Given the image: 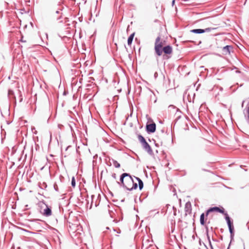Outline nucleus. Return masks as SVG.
I'll list each match as a JSON object with an SVG mask.
<instances>
[{
    "mask_svg": "<svg viewBox=\"0 0 249 249\" xmlns=\"http://www.w3.org/2000/svg\"><path fill=\"white\" fill-rule=\"evenodd\" d=\"M127 93L129 94L130 93V91H128Z\"/></svg>",
    "mask_w": 249,
    "mask_h": 249,
    "instance_id": "c756f323",
    "label": "nucleus"
},
{
    "mask_svg": "<svg viewBox=\"0 0 249 249\" xmlns=\"http://www.w3.org/2000/svg\"><path fill=\"white\" fill-rule=\"evenodd\" d=\"M182 1H188V0H181Z\"/></svg>",
    "mask_w": 249,
    "mask_h": 249,
    "instance_id": "5701e85b",
    "label": "nucleus"
},
{
    "mask_svg": "<svg viewBox=\"0 0 249 249\" xmlns=\"http://www.w3.org/2000/svg\"><path fill=\"white\" fill-rule=\"evenodd\" d=\"M55 14H58V15H60L58 17H57L56 19L57 20H60V19L62 18V13L61 12V11L58 10V9L57 8V10L55 11Z\"/></svg>",
    "mask_w": 249,
    "mask_h": 249,
    "instance_id": "9b49d317",
    "label": "nucleus"
},
{
    "mask_svg": "<svg viewBox=\"0 0 249 249\" xmlns=\"http://www.w3.org/2000/svg\"><path fill=\"white\" fill-rule=\"evenodd\" d=\"M160 37L158 36L155 40L154 44L155 54L156 57L161 56L162 53L164 54L162 56L163 60H167L171 57V54L173 53V48L170 45H167L163 46L162 41H160Z\"/></svg>",
    "mask_w": 249,
    "mask_h": 249,
    "instance_id": "f257e3e1",
    "label": "nucleus"
},
{
    "mask_svg": "<svg viewBox=\"0 0 249 249\" xmlns=\"http://www.w3.org/2000/svg\"><path fill=\"white\" fill-rule=\"evenodd\" d=\"M114 98H118V96H117V95H116V96H115L114 97Z\"/></svg>",
    "mask_w": 249,
    "mask_h": 249,
    "instance_id": "b1692460",
    "label": "nucleus"
},
{
    "mask_svg": "<svg viewBox=\"0 0 249 249\" xmlns=\"http://www.w3.org/2000/svg\"><path fill=\"white\" fill-rule=\"evenodd\" d=\"M135 36V33H132L127 38V44L128 45L131 46L133 41V40L134 39V37Z\"/></svg>",
    "mask_w": 249,
    "mask_h": 249,
    "instance_id": "9d476101",
    "label": "nucleus"
},
{
    "mask_svg": "<svg viewBox=\"0 0 249 249\" xmlns=\"http://www.w3.org/2000/svg\"><path fill=\"white\" fill-rule=\"evenodd\" d=\"M158 72H155V73H154V77L155 78H156L157 77H158Z\"/></svg>",
    "mask_w": 249,
    "mask_h": 249,
    "instance_id": "f3484780",
    "label": "nucleus"
},
{
    "mask_svg": "<svg viewBox=\"0 0 249 249\" xmlns=\"http://www.w3.org/2000/svg\"><path fill=\"white\" fill-rule=\"evenodd\" d=\"M62 2L60 1L59 2L58 4V6L59 7L58 8V10H60L61 11H62L64 9V6L62 5Z\"/></svg>",
    "mask_w": 249,
    "mask_h": 249,
    "instance_id": "4468645a",
    "label": "nucleus"
},
{
    "mask_svg": "<svg viewBox=\"0 0 249 249\" xmlns=\"http://www.w3.org/2000/svg\"><path fill=\"white\" fill-rule=\"evenodd\" d=\"M214 29V28H207L204 29H195L191 30L190 32L191 33H194V34H203L205 32H211L212 30Z\"/></svg>",
    "mask_w": 249,
    "mask_h": 249,
    "instance_id": "39448f33",
    "label": "nucleus"
},
{
    "mask_svg": "<svg viewBox=\"0 0 249 249\" xmlns=\"http://www.w3.org/2000/svg\"><path fill=\"white\" fill-rule=\"evenodd\" d=\"M39 211L41 214L46 216H49L52 214L51 209L44 202L39 203Z\"/></svg>",
    "mask_w": 249,
    "mask_h": 249,
    "instance_id": "7ed1b4c3",
    "label": "nucleus"
},
{
    "mask_svg": "<svg viewBox=\"0 0 249 249\" xmlns=\"http://www.w3.org/2000/svg\"><path fill=\"white\" fill-rule=\"evenodd\" d=\"M195 94H193V98L195 97Z\"/></svg>",
    "mask_w": 249,
    "mask_h": 249,
    "instance_id": "c85d7f7f",
    "label": "nucleus"
},
{
    "mask_svg": "<svg viewBox=\"0 0 249 249\" xmlns=\"http://www.w3.org/2000/svg\"><path fill=\"white\" fill-rule=\"evenodd\" d=\"M225 215H226V219L227 220V224H228V227H229V231H230V233H231V237H232L233 236H234V227H233V225H232V223L231 222V220H230V218L229 217V216H228V215L227 214H225Z\"/></svg>",
    "mask_w": 249,
    "mask_h": 249,
    "instance_id": "423d86ee",
    "label": "nucleus"
},
{
    "mask_svg": "<svg viewBox=\"0 0 249 249\" xmlns=\"http://www.w3.org/2000/svg\"><path fill=\"white\" fill-rule=\"evenodd\" d=\"M212 212H216L220 213H224V209L223 207H221L220 208H219V207H215L211 208L209 209L207 211L206 214V216H208V215L209 213Z\"/></svg>",
    "mask_w": 249,
    "mask_h": 249,
    "instance_id": "0eeeda50",
    "label": "nucleus"
},
{
    "mask_svg": "<svg viewBox=\"0 0 249 249\" xmlns=\"http://www.w3.org/2000/svg\"><path fill=\"white\" fill-rule=\"evenodd\" d=\"M8 94H10V93H14L13 92V91H12L11 90L9 89V90H8Z\"/></svg>",
    "mask_w": 249,
    "mask_h": 249,
    "instance_id": "6ab92c4d",
    "label": "nucleus"
},
{
    "mask_svg": "<svg viewBox=\"0 0 249 249\" xmlns=\"http://www.w3.org/2000/svg\"><path fill=\"white\" fill-rule=\"evenodd\" d=\"M186 92H187V90H185V91L184 92V93H186Z\"/></svg>",
    "mask_w": 249,
    "mask_h": 249,
    "instance_id": "a878e982",
    "label": "nucleus"
},
{
    "mask_svg": "<svg viewBox=\"0 0 249 249\" xmlns=\"http://www.w3.org/2000/svg\"><path fill=\"white\" fill-rule=\"evenodd\" d=\"M175 3V0H173L172 1V6H173Z\"/></svg>",
    "mask_w": 249,
    "mask_h": 249,
    "instance_id": "a211bd4d",
    "label": "nucleus"
},
{
    "mask_svg": "<svg viewBox=\"0 0 249 249\" xmlns=\"http://www.w3.org/2000/svg\"><path fill=\"white\" fill-rule=\"evenodd\" d=\"M114 165L116 168H119L120 166V164L117 161H115L114 163Z\"/></svg>",
    "mask_w": 249,
    "mask_h": 249,
    "instance_id": "dca6fc26",
    "label": "nucleus"
},
{
    "mask_svg": "<svg viewBox=\"0 0 249 249\" xmlns=\"http://www.w3.org/2000/svg\"><path fill=\"white\" fill-rule=\"evenodd\" d=\"M79 21H80V22H81V21H82V19H81H81H80V18H79Z\"/></svg>",
    "mask_w": 249,
    "mask_h": 249,
    "instance_id": "393cba45",
    "label": "nucleus"
},
{
    "mask_svg": "<svg viewBox=\"0 0 249 249\" xmlns=\"http://www.w3.org/2000/svg\"><path fill=\"white\" fill-rule=\"evenodd\" d=\"M146 130L149 133L154 132L156 130V124L154 123H152L150 124H147Z\"/></svg>",
    "mask_w": 249,
    "mask_h": 249,
    "instance_id": "6e6552de",
    "label": "nucleus"
},
{
    "mask_svg": "<svg viewBox=\"0 0 249 249\" xmlns=\"http://www.w3.org/2000/svg\"><path fill=\"white\" fill-rule=\"evenodd\" d=\"M136 178L138 181L140 190H142V188H143V182H142V180L141 179H140L139 178H137V177Z\"/></svg>",
    "mask_w": 249,
    "mask_h": 249,
    "instance_id": "ddd939ff",
    "label": "nucleus"
},
{
    "mask_svg": "<svg viewBox=\"0 0 249 249\" xmlns=\"http://www.w3.org/2000/svg\"><path fill=\"white\" fill-rule=\"evenodd\" d=\"M121 90H122V89H120L118 90L119 91H121Z\"/></svg>",
    "mask_w": 249,
    "mask_h": 249,
    "instance_id": "bb28decb",
    "label": "nucleus"
},
{
    "mask_svg": "<svg viewBox=\"0 0 249 249\" xmlns=\"http://www.w3.org/2000/svg\"><path fill=\"white\" fill-rule=\"evenodd\" d=\"M121 90H122V89H120L118 90L119 91H121Z\"/></svg>",
    "mask_w": 249,
    "mask_h": 249,
    "instance_id": "cd10ccee",
    "label": "nucleus"
},
{
    "mask_svg": "<svg viewBox=\"0 0 249 249\" xmlns=\"http://www.w3.org/2000/svg\"><path fill=\"white\" fill-rule=\"evenodd\" d=\"M201 43V41L200 40V41H198V42L197 43V45H199Z\"/></svg>",
    "mask_w": 249,
    "mask_h": 249,
    "instance_id": "412c9836",
    "label": "nucleus"
},
{
    "mask_svg": "<svg viewBox=\"0 0 249 249\" xmlns=\"http://www.w3.org/2000/svg\"><path fill=\"white\" fill-rule=\"evenodd\" d=\"M63 93L65 94V93H67L66 92V91L65 90H64L63 91Z\"/></svg>",
    "mask_w": 249,
    "mask_h": 249,
    "instance_id": "4be33fe9",
    "label": "nucleus"
},
{
    "mask_svg": "<svg viewBox=\"0 0 249 249\" xmlns=\"http://www.w3.org/2000/svg\"><path fill=\"white\" fill-rule=\"evenodd\" d=\"M71 185L73 187H75V178L74 177H73L72 178V179H71Z\"/></svg>",
    "mask_w": 249,
    "mask_h": 249,
    "instance_id": "2eb2a0df",
    "label": "nucleus"
},
{
    "mask_svg": "<svg viewBox=\"0 0 249 249\" xmlns=\"http://www.w3.org/2000/svg\"><path fill=\"white\" fill-rule=\"evenodd\" d=\"M120 181L123 186L128 190H132L137 188V184L134 182L131 176L127 173H123L121 175Z\"/></svg>",
    "mask_w": 249,
    "mask_h": 249,
    "instance_id": "f03ea898",
    "label": "nucleus"
},
{
    "mask_svg": "<svg viewBox=\"0 0 249 249\" xmlns=\"http://www.w3.org/2000/svg\"><path fill=\"white\" fill-rule=\"evenodd\" d=\"M20 41L23 42H25V41L23 40L22 38L20 39Z\"/></svg>",
    "mask_w": 249,
    "mask_h": 249,
    "instance_id": "aec40b11",
    "label": "nucleus"
},
{
    "mask_svg": "<svg viewBox=\"0 0 249 249\" xmlns=\"http://www.w3.org/2000/svg\"><path fill=\"white\" fill-rule=\"evenodd\" d=\"M138 139L141 142L142 147L145 150H146L149 154H151L153 152L152 150L148 143L146 142L145 139L142 136L139 135Z\"/></svg>",
    "mask_w": 249,
    "mask_h": 249,
    "instance_id": "20e7f679",
    "label": "nucleus"
},
{
    "mask_svg": "<svg viewBox=\"0 0 249 249\" xmlns=\"http://www.w3.org/2000/svg\"><path fill=\"white\" fill-rule=\"evenodd\" d=\"M233 49L231 45H226L222 48L223 54H230L231 50Z\"/></svg>",
    "mask_w": 249,
    "mask_h": 249,
    "instance_id": "1a4fd4ad",
    "label": "nucleus"
},
{
    "mask_svg": "<svg viewBox=\"0 0 249 249\" xmlns=\"http://www.w3.org/2000/svg\"><path fill=\"white\" fill-rule=\"evenodd\" d=\"M204 217H205L204 213H202L200 215V222L201 224L202 225H204L205 224V222L204 220Z\"/></svg>",
    "mask_w": 249,
    "mask_h": 249,
    "instance_id": "f8f14e48",
    "label": "nucleus"
}]
</instances>
